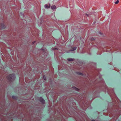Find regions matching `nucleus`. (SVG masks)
Segmentation results:
<instances>
[{
    "label": "nucleus",
    "instance_id": "obj_7",
    "mask_svg": "<svg viewBox=\"0 0 121 121\" xmlns=\"http://www.w3.org/2000/svg\"><path fill=\"white\" fill-rule=\"evenodd\" d=\"M76 90H77L78 91L79 90L77 88H76Z\"/></svg>",
    "mask_w": 121,
    "mask_h": 121
},
{
    "label": "nucleus",
    "instance_id": "obj_10",
    "mask_svg": "<svg viewBox=\"0 0 121 121\" xmlns=\"http://www.w3.org/2000/svg\"><path fill=\"white\" fill-rule=\"evenodd\" d=\"M26 82H27L26 81Z\"/></svg>",
    "mask_w": 121,
    "mask_h": 121
},
{
    "label": "nucleus",
    "instance_id": "obj_13",
    "mask_svg": "<svg viewBox=\"0 0 121 121\" xmlns=\"http://www.w3.org/2000/svg\"><path fill=\"white\" fill-rule=\"evenodd\" d=\"M11 76V75H9V76Z\"/></svg>",
    "mask_w": 121,
    "mask_h": 121
},
{
    "label": "nucleus",
    "instance_id": "obj_9",
    "mask_svg": "<svg viewBox=\"0 0 121 121\" xmlns=\"http://www.w3.org/2000/svg\"><path fill=\"white\" fill-rule=\"evenodd\" d=\"M80 74H81V75H83V74L82 73H80Z\"/></svg>",
    "mask_w": 121,
    "mask_h": 121
},
{
    "label": "nucleus",
    "instance_id": "obj_2",
    "mask_svg": "<svg viewBox=\"0 0 121 121\" xmlns=\"http://www.w3.org/2000/svg\"><path fill=\"white\" fill-rule=\"evenodd\" d=\"M67 60L69 61H72L74 60H75L74 59L69 58L67 59Z\"/></svg>",
    "mask_w": 121,
    "mask_h": 121
},
{
    "label": "nucleus",
    "instance_id": "obj_4",
    "mask_svg": "<svg viewBox=\"0 0 121 121\" xmlns=\"http://www.w3.org/2000/svg\"><path fill=\"white\" fill-rule=\"evenodd\" d=\"M76 49V47H73L71 49V51H73L75 50Z\"/></svg>",
    "mask_w": 121,
    "mask_h": 121
},
{
    "label": "nucleus",
    "instance_id": "obj_3",
    "mask_svg": "<svg viewBox=\"0 0 121 121\" xmlns=\"http://www.w3.org/2000/svg\"><path fill=\"white\" fill-rule=\"evenodd\" d=\"M45 7L47 8H48L50 7V4H46L45 5Z\"/></svg>",
    "mask_w": 121,
    "mask_h": 121
},
{
    "label": "nucleus",
    "instance_id": "obj_11",
    "mask_svg": "<svg viewBox=\"0 0 121 121\" xmlns=\"http://www.w3.org/2000/svg\"><path fill=\"white\" fill-rule=\"evenodd\" d=\"M86 15L87 16H88V15H87V14H86Z\"/></svg>",
    "mask_w": 121,
    "mask_h": 121
},
{
    "label": "nucleus",
    "instance_id": "obj_5",
    "mask_svg": "<svg viewBox=\"0 0 121 121\" xmlns=\"http://www.w3.org/2000/svg\"><path fill=\"white\" fill-rule=\"evenodd\" d=\"M119 2V1L118 0H117L116 2H115V3L116 4H117Z\"/></svg>",
    "mask_w": 121,
    "mask_h": 121
},
{
    "label": "nucleus",
    "instance_id": "obj_6",
    "mask_svg": "<svg viewBox=\"0 0 121 121\" xmlns=\"http://www.w3.org/2000/svg\"><path fill=\"white\" fill-rule=\"evenodd\" d=\"M53 49V50H58V49L57 48H54Z\"/></svg>",
    "mask_w": 121,
    "mask_h": 121
},
{
    "label": "nucleus",
    "instance_id": "obj_12",
    "mask_svg": "<svg viewBox=\"0 0 121 121\" xmlns=\"http://www.w3.org/2000/svg\"><path fill=\"white\" fill-rule=\"evenodd\" d=\"M46 78L45 79H44V80H46Z\"/></svg>",
    "mask_w": 121,
    "mask_h": 121
},
{
    "label": "nucleus",
    "instance_id": "obj_8",
    "mask_svg": "<svg viewBox=\"0 0 121 121\" xmlns=\"http://www.w3.org/2000/svg\"><path fill=\"white\" fill-rule=\"evenodd\" d=\"M12 98L13 99L14 98V96H13V97H12Z\"/></svg>",
    "mask_w": 121,
    "mask_h": 121
},
{
    "label": "nucleus",
    "instance_id": "obj_1",
    "mask_svg": "<svg viewBox=\"0 0 121 121\" xmlns=\"http://www.w3.org/2000/svg\"><path fill=\"white\" fill-rule=\"evenodd\" d=\"M51 8L52 9H55L56 8V7L55 5H53L51 6Z\"/></svg>",
    "mask_w": 121,
    "mask_h": 121
}]
</instances>
